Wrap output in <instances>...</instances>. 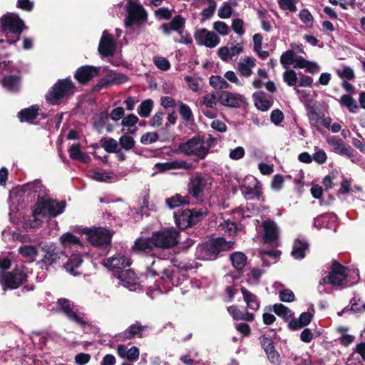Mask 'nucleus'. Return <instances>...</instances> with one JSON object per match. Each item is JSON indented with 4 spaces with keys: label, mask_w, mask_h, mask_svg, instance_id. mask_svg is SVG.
Instances as JSON below:
<instances>
[{
    "label": "nucleus",
    "mask_w": 365,
    "mask_h": 365,
    "mask_svg": "<svg viewBox=\"0 0 365 365\" xmlns=\"http://www.w3.org/2000/svg\"><path fill=\"white\" fill-rule=\"evenodd\" d=\"M155 247L152 236L149 238H138L135 240L133 250L135 252L155 255L153 249Z\"/></svg>",
    "instance_id": "obj_24"
},
{
    "label": "nucleus",
    "mask_w": 365,
    "mask_h": 365,
    "mask_svg": "<svg viewBox=\"0 0 365 365\" xmlns=\"http://www.w3.org/2000/svg\"><path fill=\"white\" fill-rule=\"evenodd\" d=\"M258 233L263 244L272 245L274 242V221L270 220L264 221Z\"/></svg>",
    "instance_id": "obj_26"
},
{
    "label": "nucleus",
    "mask_w": 365,
    "mask_h": 365,
    "mask_svg": "<svg viewBox=\"0 0 365 365\" xmlns=\"http://www.w3.org/2000/svg\"><path fill=\"white\" fill-rule=\"evenodd\" d=\"M83 233L86 235L88 242L95 247L107 248L110 245L113 234L106 228H86Z\"/></svg>",
    "instance_id": "obj_13"
},
{
    "label": "nucleus",
    "mask_w": 365,
    "mask_h": 365,
    "mask_svg": "<svg viewBox=\"0 0 365 365\" xmlns=\"http://www.w3.org/2000/svg\"><path fill=\"white\" fill-rule=\"evenodd\" d=\"M260 344L270 362L274 361V339L270 334L265 333L259 338Z\"/></svg>",
    "instance_id": "obj_30"
},
{
    "label": "nucleus",
    "mask_w": 365,
    "mask_h": 365,
    "mask_svg": "<svg viewBox=\"0 0 365 365\" xmlns=\"http://www.w3.org/2000/svg\"><path fill=\"white\" fill-rule=\"evenodd\" d=\"M83 262L82 257L79 255H72L63 264L67 272L73 275L78 276L81 274V266Z\"/></svg>",
    "instance_id": "obj_25"
},
{
    "label": "nucleus",
    "mask_w": 365,
    "mask_h": 365,
    "mask_svg": "<svg viewBox=\"0 0 365 365\" xmlns=\"http://www.w3.org/2000/svg\"><path fill=\"white\" fill-rule=\"evenodd\" d=\"M100 68L92 66H83L80 67L76 72L75 77L81 83H86L90 81L93 77L99 73Z\"/></svg>",
    "instance_id": "obj_23"
},
{
    "label": "nucleus",
    "mask_w": 365,
    "mask_h": 365,
    "mask_svg": "<svg viewBox=\"0 0 365 365\" xmlns=\"http://www.w3.org/2000/svg\"><path fill=\"white\" fill-rule=\"evenodd\" d=\"M243 48L242 43L228 42L226 46L218 49L217 54L222 61L229 62L236 59L243 52Z\"/></svg>",
    "instance_id": "obj_16"
},
{
    "label": "nucleus",
    "mask_w": 365,
    "mask_h": 365,
    "mask_svg": "<svg viewBox=\"0 0 365 365\" xmlns=\"http://www.w3.org/2000/svg\"><path fill=\"white\" fill-rule=\"evenodd\" d=\"M179 113L182 118L188 123H192L195 121L194 115L191 108L185 103L180 102L179 103Z\"/></svg>",
    "instance_id": "obj_46"
},
{
    "label": "nucleus",
    "mask_w": 365,
    "mask_h": 365,
    "mask_svg": "<svg viewBox=\"0 0 365 365\" xmlns=\"http://www.w3.org/2000/svg\"><path fill=\"white\" fill-rule=\"evenodd\" d=\"M19 253L24 257H28L34 259L38 255V250L36 247L33 245H23L19 250Z\"/></svg>",
    "instance_id": "obj_50"
},
{
    "label": "nucleus",
    "mask_w": 365,
    "mask_h": 365,
    "mask_svg": "<svg viewBox=\"0 0 365 365\" xmlns=\"http://www.w3.org/2000/svg\"><path fill=\"white\" fill-rule=\"evenodd\" d=\"M116 51V43L111 34L105 30L101 36L98 51L101 57L113 56Z\"/></svg>",
    "instance_id": "obj_18"
},
{
    "label": "nucleus",
    "mask_w": 365,
    "mask_h": 365,
    "mask_svg": "<svg viewBox=\"0 0 365 365\" xmlns=\"http://www.w3.org/2000/svg\"><path fill=\"white\" fill-rule=\"evenodd\" d=\"M74 88V85L71 81L68 79L59 80L46 94V99L53 105L57 104L59 100L73 95Z\"/></svg>",
    "instance_id": "obj_11"
},
{
    "label": "nucleus",
    "mask_w": 365,
    "mask_h": 365,
    "mask_svg": "<svg viewBox=\"0 0 365 365\" xmlns=\"http://www.w3.org/2000/svg\"><path fill=\"white\" fill-rule=\"evenodd\" d=\"M205 144L204 135H196L186 142L180 143L178 149L185 155L195 156L199 160H203L207 155Z\"/></svg>",
    "instance_id": "obj_6"
},
{
    "label": "nucleus",
    "mask_w": 365,
    "mask_h": 365,
    "mask_svg": "<svg viewBox=\"0 0 365 365\" xmlns=\"http://www.w3.org/2000/svg\"><path fill=\"white\" fill-rule=\"evenodd\" d=\"M274 311V306H267L264 309V314L262 316L263 322L266 325H270L274 322V315L272 312Z\"/></svg>",
    "instance_id": "obj_64"
},
{
    "label": "nucleus",
    "mask_w": 365,
    "mask_h": 365,
    "mask_svg": "<svg viewBox=\"0 0 365 365\" xmlns=\"http://www.w3.org/2000/svg\"><path fill=\"white\" fill-rule=\"evenodd\" d=\"M123 6L126 11L125 25L130 27L134 24L140 25L147 20V12L143 6L134 2L133 0H126L115 6V9Z\"/></svg>",
    "instance_id": "obj_4"
},
{
    "label": "nucleus",
    "mask_w": 365,
    "mask_h": 365,
    "mask_svg": "<svg viewBox=\"0 0 365 365\" xmlns=\"http://www.w3.org/2000/svg\"><path fill=\"white\" fill-rule=\"evenodd\" d=\"M121 132L125 133L119 138L118 143L120 144L121 148H123L125 150L132 149L135 145L133 138L128 135V133L125 131V128H123Z\"/></svg>",
    "instance_id": "obj_49"
},
{
    "label": "nucleus",
    "mask_w": 365,
    "mask_h": 365,
    "mask_svg": "<svg viewBox=\"0 0 365 365\" xmlns=\"http://www.w3.org/2000/svg\"><path fill=\"white\" fill-rule=\"evenodd\" d=\"M168 262L164 259L158 257L152 260L150 263L147 264V274L150 277H155L162 274L160 279L154 287H150L147 294L154 292L166 293L169 292L173 286L177 285V282L174 279L175 270L171 267H166Z\"/></svg>",
    "instance_id": "obj_1"
},
{
    "label": "nucleus",
    "mask_w": 365,
    "mask_h": 365,
    "mask_svg": "<svg viewBox=\"0 0 365 365\" xmlns=\"http://www.w3.org/2000/svg\"><path fill=\"white\" fill-rule=\"evenodd\" d=\"M88 173L91 178L98 182H112L117 178L112 171L91 170Z\"/></svg>",
    "instance_id": "obj_33"
},
{
    "label": "nucleus",
    "mask_w": 365,
    "mask_h": 365,
    "mask_svg": "<svg viewBox=\"0 0 365 365\" xmlns=\"http://www.w3.org/2000/svg\"><path fill=\"white\" fill-rule=\"evenodd\" d=\"M232 29L238 35L242 36L245 34L244 21L241 19H234L231 25Z\"/></svg>",
    "instance_id": "obj_63"
},
{
    "label": "nucleus",
    "mask_w": 365,
    "mask_h": 365,
    "mask_svg": "<svg viewBox=\"0 0 365 365\" xmlns=\"http://www.w3.org/2000/svg\"><path fill=\"white\" fill-rule=\"evenodd\" d=\"M2 86L9 91L16 92L21 86V78L16 75H9L3 78L1 81Z\"/></svg>",
    "instance_id": "obj_32"
},
{
    "label": "nucleus",
    "mask_w": 365,
    "mask_h": 365,
    "mask_svg": "<svg viewBox=\"0 0 365 365\" xmlns=\"http://www.w3.org/2000/svg\"><path fill=\"white\" fill-rule=\"evenodd\" d=\"M309 245L304 239H296L294 242L292 256L296 259H302L305 257V251L309 249Z\"/></svg>",
    "instance_id": "obj_31"
},
{
    "label": "nucleus",
    "mask_w": 365,
    "mask_h": 365,
    "mask_svg": "<svg viewBox=\"0 0 365 365\" xmlns=\"http://www.w3.org/2000/svg\"><path fill=\"white\" fill-rule=\"evenodd\" d=\"M217 100L224 106L237 108L242 103L243 97L238 93L221 91L218 94Z\"/></svg>",
    "instance_id": "obj_21"
},
{
    "label": "nucleus",
    "mask_w": 365,
    "mask_h": 365,
    "mask_svg": "<svg viewBox=\"0 0 365 365\" xmlns=\"http://www.w3.org/2000/svg\"><path fill=\"white\" fill-rule=\"evenodd\" d=\"M207 214V210L206 208H200L198 210L186 209L181 212H175L174 217L176 225L183 230L195 225L202 220Z\"/></svg>",
    "instance_id": "obj_7"
},
{
    "label": "nucleus",
    "mask_w": 365,
    "mask_h": 365,
    "mask_svg": "<svg viewBox=\"0 0 365 365\" xmlns=\"http://www.w3.org/2000/svg\"><path fill=\"white\" fill-rule=\"evenodd\" d=\"M241 292L242 294L244 301L249 309L256 311L259 308V301L255 294L248 291L245 287L241 288Z\"/></svg>",
    "instance_id": "obj_36"
},
{
    "label": "nucleus",
    "mask_w": 365,
    "mask_h": 365,
    "mask_svg": "<svg viewBox=\"0 0 365 365\" xmlns=\"http://www.w3.org/2000/svg\"><path fill=\"white\" fill-rule=\"evenodd\" d=\"M348 268L336 260H333L329 274L322 278L320 285L331 284L333 287L343 286L347 279Z\"/></svg>",
    "instance_id": "obj_9"
},
{
    "label": "nucleus",
    "mask_w": 365,
    "mask_h": 365,
    "mask_svg": "<svg viewBox=\"0 0 365 365\" xmlns=\"http://www.w3.org/2000/svg\"><path fill=\"white\" fill-rule=\"evenodd\" d=\"M147 328V326H143L140 322H135V323L130 325L120 335V337L123 340H128L133 338L135 336L143 337V331Z\"/></svg>",
    "instance_id": "obj_29"
},
{
    "label": "nucleus",
    "mask_w": 365,
    "mask_h": 365,
    "mask_svg": "<svg viewBox=\"0 0 365 365\" xmlns=\"http://www.w3.org/2000/svg\"><path fill=\"white\" fill-rule=\"evenodd\" d=\"M217 101V97L214 93H207L203 97L202 103L207 108H214Z\"/></svg>",
    "instance_id": "obj_60"
},
{
    "label": "nucleus",
    "mask_w": 365,
    "mask_h": 365,
    "mask_svg": "<svg viewBox=\"0 0 365 365\" xmlns=\"http://www.w3.org/2000/svg\"><path fill=\"white\" fill-rule=\"evenodd\" d=\"M153 108V101L151 99L143 101L138 108V113L142 118H148Z\"/></svg>",
    "instance_id": "obj_48"
},
{
    "label": "nucleus",
    "mask_w": 365,
    "mask_h": 365,
    "mask_svg": "<svg viewBox=\"0 0 365 365\" xmlns=\"http://www.w3.org/2000/svg\"><path fill=\"white\" fill-rule=\"evenodd\" d=\"M24 22L18 16L4 15L0 19V49L6 48L19 40Z\"/></svg>",
    "instance_id": "obj_2"
},
{
    "label": "nucleus",
    "mask_w": 365,
    "mask_h": 365,
    "mask_svg": "<svg viewBox=\"0 0 365 365\" xmlns=\"http://www.w3.org/2000/svg\"><path fill=\"white\" fill-rule=\"evenodd\" d=\"M300 20L308 27L313 26L314 17L307 9H303L299 14Z\"/></svg>",
    "instance_id": "obj_57"
},
{
    "label": "nucleus",
    "mask_w": 365,
    "mask_h": 365,
    "mask_svg": "<svg viewBox=\"0 0 365 365\" xmlns=\"http://www.w3.org/2000/svg\"><path fill=\"white\" fill-rule=\"evenodd\" d=\"M219 227L222 231L227 232L230 236L235 235L237 231L236 224L229 220H224L223 222L219 225Z\"/></svg>",
    "instance_id": "obj_54"
},
{
    "label": "nucleus",
    "mask_w": 365,
    "mask_h": 365,
    "mask_svg": "<svg viewBox=\"0 0 365 365\" xmlns=\"http://www.w3.org/2000/svg\"><path fill=\"white\" fill-rule=\"evenodd\" d=\"M25 190L38 193V198L39 196L46 195V190L41 182L38 180H36L25 185Z\"/></svg>",
    "instance_id": "obj_45"
},
{
    "label": "nucleus",
    "mask_w": 365,
    "mask_h": 365,
    "mask_svg": "<svg viewBox=\"0 0 365 365\" xmlns=\"http://www.w3.org/2000/svg\"><path fill=\"white\" fill-rule=\"evenodd\" d=\"M257 212V209L252 203H247L246 205H240L237 207L233 214L237 216L239 220H242L246 217H250L252 215L255 214Z\"/></svg>",
    "instance_id": "obj_37"
},
{
    "label": "nucleus",
    "mask_w": 365,
    "mask_h": 365,
    "mask_svg": "<svg viewBox=\"0 0 365 365\" xmlns=\"http://www.w3.org/2000/svg\"><path fill=\"white\" fill-rule=\"evenodd\" d=\"M58 312L63 313L66 317L76 309L73 303L66 298H61L56 304Z\"/></svg>",
    "instance_id": "obj_40"
},
{
    "label": "nucleus",
    "mask_w": 365,
    "mask_h": 365,
    "mask_svg": "<svg viewBox=\"0 0 365 365\" xmlns=\"http://www.w3.org/2000/svg\"><path fill=\"white\" fill-rule=\"evenodd\" d=\"M213 29L220 35L226 36L230 32V27L224 22L217 21L213 24Z\"/></svg>",
    "instance_id": "obj_62"
},
{
    "label": "nucleus",
    "mask_w": 365,
    "mask_h": 365,
    "mask_svg": "<svg viewBox=\"0 0 365 365\" xmlns=\"http://www.w3.org/2000/svg\"><path fill=\"white\" fill-rule=\"evenodd\" d=\"M275 314L282 317L286 322L289 323L292 319V313L291 309L281 303L275 304Z\"/></svg>",
    "instance_id": "obj_47"
},
{
    "label": "nucleus",
    "mask_w": 365,
    "mask_h": 365,
    "mask_svg": "<svg viewBox=\"0 0 365 365\" xmlns=\"http://www.w3.org/2000/svg\"><path fill=\"white\" fill-rule=\"evenodd\" d=\"M211 178L205 174L195 173L187 185L189 194L197 201H202L207 192L211 189Z\"/></svg>",
    "instance_id": "obj_5"
},
{
    "label": "nucleus",
    "mask_w": 365,
    "mask_h": 365,
    "mask_svg": "<svg viewBox=\"0 0 365 365\" xmlns=\"http://www.w3.org/2000/svg\"><path fill=\"white\" fill-rule=\"evenodd\" d=\"M279 297L280 301L283 302H292L295 300V295L294 292L289 289H284L279 292Z\"/></svg>",
    "instance_id": "obj_61"
},
{
    "label": "nucleus",
    "mask_w": 365,
    "mask_h": 365,
    "mask_svg": "<svg viewBox=\"0 0 365 365\" xmlns=\"http://www.w3.org/2000/svg\"><path fill=\"white\" fill-rule=\"evenodd\" d=\"M102 146L107 153H113L117 152L119 148V143L116 140L109 138L103 142Z\"/></svg>",
    "instance_id": "obj_58"
},
{
    "label": "nucleus",
    "mask_w": 365,
    "mask_h": 365,
    "mask_svg": "<svg viewBox=\"0 0 365 365\" xmlns=\"http://www.w3.org/2000/svg\"><path fill=\"white\" fill-rule=\"evenodd\" d=\"M170 163L172 170H183L188 171L193 169L192 164L185 160L176 159L170 160Z\"/></svg>",
    "instance_id": "obj_51"
},
{
    "label": "nucleus",
    "mask_w": 365,
    "mask_h": 365,
    "mask_svg": "<svg viewBox=\"0 0 365 365\" xmlns=\"http://www.w3.org/2000/svg\"><path fill=\"white\" fill-rule=\"evenodd\" d=\"M185 19L180 15H176L169 23H164L160 26L161 31L165 34L169 35L172 31H176L180 34L185 29Z\"/></svg>",
    "instance_id": "obj_22"
},
{
    "label": "nucleus",
    "mask_w": 365,
    "mask_h": 365,
    "mask_svg": "<svg viewBox=\"0 0 365 365\" xmlns=\"http://www.w3.org/2000/svg\"><path fill=\"white\" fill-rule=\"evenodd\" d=\"M64 202H56L46 195L39 196L36 203L35 214L48 217H56L63 212Z\"/></svg>",
    "instance_id": "obj_8"
},
{
    "label": "nucleus",
    "mask_w": 365,
    "mask_h": 365,
    "mask_svg": "<svg viewBox=\"0 0 365 365\" xmlns=\"http://www.w3.org/2000/svg\"><path fill=\"white\" fill-rule=\"evenodd\" d=\"M38 112V106L34 105L19 111L18 113V118L21 123H32V121L37 117Z\"/></svg>",
    "instance_id": "obj_34"
},
{
    "label": "nucleus",
    "mask_w": 365,
    "mask_h": 365,
    "mask_svg": "<svg viewBox=\"0 0 365 365\" xmlns=\"http://www.w3.org/2000/svg\"><path fill=\"white\" fill-rule=\"evenodd\" d=\"M230 259L234 268L240 274L247 263V256L241 252H235L230 255Z\"/></svg>",
    "instance_id": "obj_35"
},
{
    "label": "nucleus",
    "mask_w": 365,
    "mask_h": 365,
    "mask_svg": "<svg viewBox=\"0 0 365 365\" xmlns=\"http://www.w3.org/2000/svg\"><path fill=\"white\" fill-rule=\"evenodd\" d=\"M314 315L309 312H302L299 319L293 318L289 323V328L292 331L298 330L309 325L312 321Z\"/></svg>",
    "instance_id": "obj_28"
},
{
    "label": "nucleus",
    "mask_w": 365,
    "mask_h": 365,
    "mask_svg": "<svg viewBox=\"0 0 365 365\" xmlns=\"http://www.w3.org/2000/svg\"><path fill=\"white\" fill-rule=\"evenodd\" d=\"M256 65V59L251 56L241 58L237 63V71L240 75L248 78L252 74V69Z\"/></svg>",
    "instance_id": "obj_27"
},
{
    "label": "nucleus",
    "mask_w": 365,
    "mask_h": 365,
    "mask_svg": "<svg viewBox=\"0 0 365 365\" xmlns=\"http://www.w3.org/2000/svg\"><path fill=\"white\" fill-rule=\"evenodd\" d=\"M167 206L170 209H175L183 205H188L190 203V197L188 195L181 196L180 194H175V195L166 199L165 200Z\"/></svg>",
    "instance_id": "obj_38"
},
{
    "label": "nucleus",
    "mask_w": 365,
    "mask_h": 365,
    "mask_svg": "<svg viewBox=\"0 0 365 365\" xmlns=\"http://www.w3.org/2000/svg\"><path fill=\"white\" fill-rule=\"evenodd\" d=\"M283 80L289 86H296L298 83L297 73L292 69L286 70L283 73Z\"/></svg>",
    "instance_id": "obj_52"
},
{
    "label": "nucleus",
    "mask_w": 365,
    "mask_h": 365,
    "mask_svg": "<svg viewBox=\"0 0 365 365\" xmlns=\"http://www.w3.org/2000/svg\"><path fill=\"white\" fill-rule=\"evenodd\" d=\"M103 265L108 269H122L131 264L130 259L124 255L117 254L108 257L103 262Z\"/></svg>",
    "instance_id": "obj_20"
},
{
    "label": "nucleus",
    "mask_w": 365,
    "mask_h": 365,
    "mask_svg": "<svg viewBox=\"0 0 365 365\" xmlns=\"http://www.w3.org/2000/svg\"><path fill=\"white\" fill-rule=\"evenodd\" d=\"M252 98L255 106L262 111L267 110L272 106L271 102L266 99L263 92L259 91L253 93Z\"/></svg>",
    "instance_id": "obj_41"
},
{
    "label": "nucleus",
    "mask_w": 365,
    "mask_h": 365,
    "mask_svg": "<svg viewBox=\"0 0 365 365\" xmlns=\"http://www.w3.org/2000/svg\"><path fill=\"white\" fill-rule=\"evenodd\" d=\"M339 102L342 106L346 107L351 113H355L359 110L356 101L350 95H343Z\"/></svg>",
    "instance_id": "obj_44"
},
{
    "label": "nucleus",
    "mask_w": 365,
    "mask_h": 365,
    "mask_svg": "<svg viewBox=\"0 0 365 365\" xmlns=\"http://www.w3.org/2000/svg\"><path fill=\"white\" fill-rule=\"evenodd\" d=\"M210 85L215 89L228 88L230 85L222 77L220 76H212L210 78Z\"/></svg>",
    "instance_id": "obj_53"
},
{
    "label": "nucleus",
    "mask_w": 365,
    "mask_h": 365,
    "mask_svg": "<svg viewBox=\"0 0 365 365\" xmlns=\"http://www.w3.org/2000/svg\"><path fill=\"white\" fill-rule=\"evenodd\" d=\"M108 120V115L107 113H101L94 122V128L98 130V133H101L103 129H104V127L107 125Z\"/></svg>",
    "instance_id": "obj_56"
},
{
    "label": "nucleus",
    "mask_w": 365,
    "mask_h": 365,
    "mask_svg": "<svg viewBox=\"0 0 365 365\" xmlns=\"http://www.w3.org/2000/svg\"><path fill=\"white\" fill-rule=\"evenodd\" d=\"M233 246V241H227L223 237L214 238L205 243L198 245L195 257L200 260H214L220 252L230 250Z\"/></svg>",
    "instance_id": "obj_3"
},
{
    "label": "nucleus",
    "mask_w": 365,
    "mask_h": 365,
    "mask_svg": "<svg viewBox=\"0 0 365 365\" xmlns=\"http://www.w3.org/2000/svg\"><path fill=\"white\" fill-rule=\"evenodd\" d=\"M60 242L64 248L73 245H81V241L76 235L71 232H66L60 237Z\"/></svg>",
    "instance_id": "obj_43"
},
{
    "label": "nucleus",
    "mask_w": 365,
    "mask_h": 365,
    "mask_svg": "<svg viewBox=\"0 0 365 365\" xmlns=\"http://www.w3.org/2000/svg\"><path fill=\"white\" fill-rule=\"evenodd\" d=\"M233 12V9L228 2H224L218 10V16L221 19L230 18Z\"/></svg>",
    "instance_id": "obj_59"
},
{
    "label": "nucleus",
    "mask_w": 365,
    "mask_h": 365,
    "mask_svg": "<svg viewBox=\"0 0 365 365\" xmlns=\"http://www.w3.org/2000/svg\"><path fill=\"white\" fill-rule=\"evenodd\" d=\"M138 122V118L133 114H130L123 118L121 125L123 126V128H128L127 130H125L127 133L134 134L138 130L135 125Z\"/></svg>",
    "instance_id": "obj_42"
},
{
    "label": "nucleus",
    "mask_w": 365,
    "mask_h": 365,
    "mask_svg": "<svg viewBox=\"0 0 365 365\" xmlns=\"http://www.w3.org/2000/svg\"><path fill=\"white\" fill-rule=\"evenodd\" d=\"M27 279L24 267H18L11 272L0 274V283L4 289H14L22 285Z\"/></svg>",
    "instance_id": "obj_12"
},
{
    "label": "nucleus",
    "mask_w": 365,
    "mask_h": 365,
    "mask_svg": "<svg viewBox=\"0 0 365 365\" xmlns=\"http://www.w3.org/2000/svg\"><path fill=\"white\" fill-rule=\"evenodd\" d=\"M67 318L72 322L78 325L79 327L83 328L86 325L89 324V320L86 315L78 311L75 309L68 317Z\"/></svg>",
    "instance_id": "obj_39"
},
{
    "label": "nucleus",
    "mask_w": 365,
    "mask_h": 365,
    "mask_svg": "<svg viewBox=\"0 0 365 365\" xmlns=\"http://www.w3.org/2000/svg\"><path fill=\"white\" fill-rule=\"evenodd\" d=\"M194 38L198 45L214 48L220 43V38L215 33L206 29H197Z\"/></svg>",
    "instance_id": "obj_17"
},
{
    "label": "nucleus",
    "mask_w": 365,
    "mask_h": 365,
    "mask_svg": "<svg viewBox=\"0 0 365 365\" xmlns=\"http://www.w3.org/2000/svg\"><path fill=\"white\" fill-rule=\"evenodd\" d=\"M41 250L43 253L39 263L42 267L48 269L49 267L56 264L63 256V251L60 250L53 242H46L41 247Z\"/></svg>",
    "instance_id": "obj_14"
},
{
    "label": "nucleus",
    "mask_w": 365,
    "mask_h": 365,
    "mask_svg": "<svg viewBox=\"0 0 365 365\" xmlns=\"http://www.w3.org/2000/svg\"><path fill=\"white\" fill-rule=\"evenodd\" d=\"M108 74L111 86L123 84L128 81L127 76L122 73L110 71Z\"/></svg>",
    "instance_id": "obj_55"
},
{
    "label": "nucleus",
    "mask_w": 365,
    "mask_h": 365,
    "mask_svg": "<svg viewBox=\"0 0 365 365\" xmlns=\"http://www.w3.org/2000/svg\"><path fill=\"white\" fill-rule=\"evenodd\" d=\"M155 247L169 249L179 242V232L174 228H163L152 235Z\"/></svg>",
    "instance_id": "obj_10"
},
{
    "label": "nucleus",
    "mask_w": 365,
    "mask_h": 365,
    "mask_svg": "<svg viewBox=\"0 0 365 365\" xmlns=\"http://www.w3.org/2000/svg\"><path fill=\"white\" fill-rule=\"evenodd\" d=\"M242 194L247 200H264L262 185L258 180L252 176H246L240 187Z\"/></svg>",
    "instance_id": "obj_15"
},
{
    "label": "nucleus",
    "mask_w": 365,
    "mask_h": 365,
    "mask_svg": "<svg viewBox=\"0 0 365 365\" xmlns=\"http://www.w3.org/2000/svg\"><path fill=\"white\" fill-rule=\"evenodd\" d=\"M118 278L121 284L130 291L136 292L141 289L138 278L132 269L121 271L118 274Z\"/></svg>",
    "instance_id": "obj_19"
}]
</instances>
